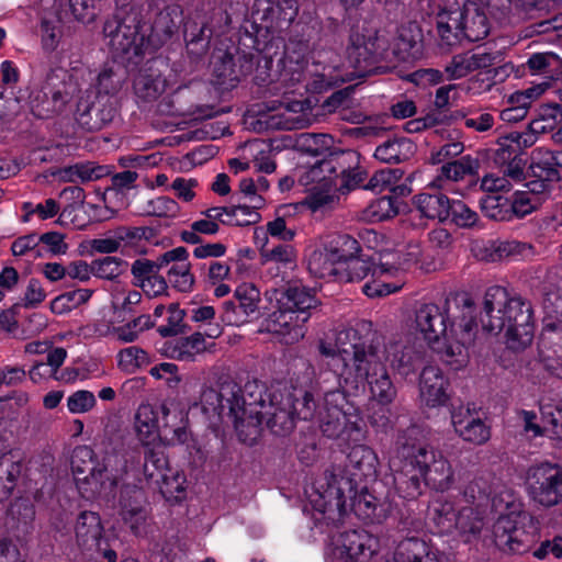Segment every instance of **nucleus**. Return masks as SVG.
Here are the masks:
<instances>
[{"mask_svg":"<svg viewBox=\"0 0 562 562\" xmlns=\"http://www.w3.org/2000/svg\"><path fill=\"white\" fill-rule=\"evenodd\" d=\"M397 492L403 498L414 499L422 494L423 483L445 492L454 484L450 461L423 437L417 428L405 431L396 442L390 459Z\"/></svg>","mask_w":562,"mask_h":562,"instance_id":"2","label":"nucleus"},{"mask_svg":"<svg viewBox=\"0 0 562 562\" xmlns=\"http://www.w3.org/2000/svg\"><path fill=\"white\" fill-rule=\"evenodd\" d=\"M203 214L217 224L221 222L227 225L250 224L256 222L259 216L257 212H254V207H248L247 205L215 206L205 210Z\"/></svg>","mask_w":562,"mask_h":562,"instance_id":"35","label":"nucleus"},{"mask_svg":"<svg viewBox=\"0 0 562 562\" xmlns=\"http://www.w3.org/2000/svg\"><path fill=\"white\" fill-rule=\"evenodd\" d=\"M248 150L252 157L251 164L257 171L271 173L276 170V162L267 145L260 142H252L249 144Z\"/></svg>","mask_w":562,"mask_h":562,"instance_id":"51","label":"nucleus"},{"mask_svg":"<svg viewBox=\"0 0 562 562\" xmlns=\"http://www.w3.org/2000/svg\"><path fill=\"white\" fill-rule=\"evenodd\" d=\"M362 239L367 244L368 248L373 249L379 258V266L373 270V282H367L362 291L369 297L385 296L394 292L400 291L404 281L398 278L400 268H395L391 258L393 252L389 249V241L385 237L374 231H366L362 235Z\"/></svg>","mask_w":562,"mask_h":562,"instance_id":"14","label":"nucleus"},{"mask_svg":"<svg viewBox=\"0 0 562 562\" xmlns=\"http://www.w3.org/2000/svg\"><path fill=\"white\" fill-rule=\"evenodd\" d=\"M420 40V30L416 23L403 25L398 30L396 49L400 54H403V58H405V55H411V50L419 44Z\"/></svg>","mask_w":562,"mask_h":562,"instance_id":"54","label":"nucleus"},{"mask_svg":"<svg viewBox=\"0 0 562 562\" xmlns=\"http://www.w3.org/2000/svg\"><path fill=\"white\" fill-rule=\"evenodd\" d=\"M462 37L476 42L485 38L490 32V23L484 9L475 2L462 7Z\"/></svg>","mask_w":562,"mask_h":562,"instance_id":"32","label":"nucleus"},{"mask_svg":"<svg viewBox=\"0 0 562 562\" xmlns=\"http://www.w3.org/2000/svg\"><path fill=\"white\" fill-rule=\"evenodd\" d=\"M524 483L529 498L539 506L551 507L562 501V468L557 463L530 465Z\"/></svg>","mask_w":562,"mask_h":562,"instance_id":"16","label":"nucleus"},{"mask_svg":"<svg viewBox=\"0 0 562 562\" xmlns=\"http://www.w3.org/2000/svg\"><path fill=\"white\" fill-rule=\"evenodd\" d=\"M474 485L470 484L465 491V496L473 498L471 505L459 506L458 517L456 526V532L453 537L460 538L463 542H471L472 539L476 538L486 525L487 510H488V497L486 495H480L475 499Z\"/></svg>","mask_w":562,"mask_h":562,"instance_id":"19","label":"nucleus"},{"mask_svg":"<svg viewBox=\"0 0 562 562\" xmlns=\"http://www.w3.org/2000/svg\"><path fill=\"white\" fill-rule=\"evenodd\" d=\"M269 301H276V310L266 321V330L280 337L284 344H294L305 335V323L317 300L303 286H289L285 290L266 292Z\"/></svg>","mask_w":562,"mask_h":562,"instance_id":"11","label":"nucleus"},{"mask_svg":"<svg viewBox=\"0 0 562 562\" xmlns=\"http://www.w3.org/2000/svg\"><path fill=\"white\" fill-rule=\"evenodd\" d=\"M477 161L470 156L448 162L441 167L440 176L431 183L432 187L443 189L445 180L459 181L464 177L475 173Z\"/></svg>","mask_w":562,"mask_h":562,"instance_id":"41","label":"nucleus"},{"mask_svg":"<svg viewBox=\"0 0 562 562\" xmlns=\"http://www.w3.org/2000/svg\"><path fill=\"white\" fill-rule=\"evenodd\" d=\"M200 405L210 419L232 420L240 441L252 445L260 436L258 405L246 404L240 387L234 381L225 380L204 387Z\"/></svg>","mask_w":562,"mask_h":562,"instance_id":"9","label":"nucleus"},{"mask_svg":"<svg viewBox=\"0 0 562 562\" xmlns=\"http://www.w3.org/2000/svg\"><path fill=\"white\" fill-rule=\"evenodd\" d=\"M385 48V42L373 29L356 31L350 36L347 48V63L340 67L324 66L319 71V61L310 63L308 47L304 43L291 44L286 47L282 60V78L292 82H301L307 77H318L316 89H325L338 83L352 81L364 77L372 59L380 56Z\"/></svg>","mask_w":562,"mask_h":562,"instance_id":"3","label":"nucleus"},{"mask_svg":"<svg viewBox=\"0 0 562 562\" xmlns=\"http://www.w3.org/2000/svg\"><path fill=\"white\" fill-rule=\"evenodd\" d=\"M160 408L156 409L150 404H142L136 409L133 429L142 446L155 447L160 442Z\"/></svg>","mask_w":562,"mask_h":562,"instance_id":"26","label":"nucleus"},{"mask_svg":"<svg viewBox=\"0 0 562 562\" xmlns=\"http://www.w3.org/2000/svg\"><path fill=\"white\" fill-rule=\"evenodd\" d=\"M480 322L483 329L492 335L505 330L509 349L521 350L532 341L533 325L529 307L519 299L510 297L502 286L486 291Z\"/></svg>","mask_w":562,"mask_h":562,"instance_id":"8","label":"nucleus"},{"mask_svg":"<svg viewBox=\"0 0 562 562\" xmlns=\"http://www.w3.org/2000/svg\"><path fill=\"white\" fill-rule=\"evenodd\" d=\"M315 121L308 99L283 98L281 101L261 104L246 119L249 128L257 133L302 130Z\"/></svg>","mask_w":562,"mask_h":562,"instance_id":"12","label":"nucleus"},{"mask_svg":"<svg viewBox=\"0 0 562 562\" xmlns=\"http://www.w3.org/2000/svg\"><path fill=\"white\" fill-rule=\"evenodd\" d=\"M449 201L440 192L420 193L414 198V204L423 216L440 222L449 217Z\"/></svg>","mask_w":562,"mask_h":562,"instance_id":"38","label":"nucleus"},{"mask_svg":"<svg viewBox=\"0 0 562 562\" xmlns=\"http://www.w3.org/2000/svg\"><path fill=\"white\" fill-rule=\"evenodd\" d=\"M259 5L262 7L263 20L271 25L292 22L299 10L296 0H260Z\"/></svg>","mask_w":562,"mask_h":562,"instance_id":"40","label":"nucleus"},{"mask_svg":"<svg viewBox=\"0 0 562 562\" xmlns=\"http://www.w3.org/2000/svg\"><path fill=\"white\" fill-rule=\"evenodd\" d=\"M319 351L333 356L342 366L341 382L348 390L368 385L370 400L386 405L396 395L395 386L383 361L401 375L414 373L424 361L420 348L403 339L392 338L382 349L367 344L353 328L337 333L334 344L321 342Z\"/></svg>","mask_w":562,"mask_h":562,"instance_id":"1","label":"nucleus"},{"mask_svg":"<svg viewBox=\"0 0 562 562\" xmlns=\"http://www.w3.org/2000/svg\"><path fill=\"white\" fill-rule=\"evenodd\" d=\"M378 550V539L368 531L347 530L331 538L326 562H369Z\"/></svg>","mask_w":562,"mask_h":562,"instance_id":"17","label":"nucleus"},{"mask_svg":"<svg viewBox=\"0 0 562 562\" xmlns=\"http://www.w3.org/2000/svg\"><path fill=\"white\" fill-rule=\"evenodd\" d=\"M462 8L445 9L437 14V31L446 44L453 45L462 37Z\"/></svg>","mask_w":562,"mask_h":562,"instance_id":"39","label":"nucleus"},{"mask_svg":"<svg viewBox=\"0 0 562 562\" xmlns=\"http://www.w3.org/2000/svg\"><path fill=\"white\" fill-rule=\"evenodd\" d=\"M330 366L337 372L339 387L336 390H326L324 383L328 380L329 373L321 375L319 386L324 390V395L315 402L313 396L305 392L302 400L299 416L303 420L315 419L322 432L328 438L358 439L361 436L363 420L359 407L351 402L346 393H358L359 391L348 390L341 382L342 366L334 361L333 356H328Z\"/></svg>","mask_w":562,"mask_h":562,"instance_id":"6","label":"nucleus"},{"mask_svg":"<svg viewBox=\"0 0 562 562\" xmlns=\"http://www.w3.org/2000/svg\"><path fill=\"white\" fill-rule=\"evenodd\" d=\"M458 508L454 502L438 497L428 507V519L438 533L453 536L456 532Z\"/></svg>","mask_w":562,"mask_h":562,"instance_id":"31","label":"nucleus"},{"mask_svg":"<svg viewBox=\"0 0 562 562\" xmlns=\"http://www.w3.org/2000/svg\"><path fill=\"white\" fill-rule=\"evenodd\" d=\"M142 212L149 216L173 217L179 212V205L168 196H157L148 200L143 205Z\"/></svg>","mask_w":562,"mask_h":562,"instance_id":"52","label":"nucleus"},{"mask_svg":"<svg viewBox=\"0 0 562 562\" xmlns=\"http://www.w3.org/2000/svg\"><path fill=\"white\" fill-rule=\"evenodd\" d=\"M331 137L326 134L302 133L295 139V147L306 154L318 156L330 148Z\"/></svg>","mask_w":562,"mask_h":562,"instance_id":"44","label":"nucleus"},{"mask_svg":"<svg viewBox=\"0 0 562 562\" xmlns=\"http://www.w3.org/2000/svg\"><path fill=\"white\" fill-rule=\"evenodd\" d=\"M301 397H293L291 394L285 396L281 395L280 401L277 395H273L267 404L263 400L259 402L249 403L248 405H258L259 423L261 424L263 418H267V426L276 435H286L293 428L295 419H302L299 416L301 406L299 401Z\"/></svg>","mask_w":562,"mask_h":562,"instance_id":"18","label":"nucleus"},{"mask_svg":"<svg viewBox=\"0 0 562 562\" xmlns=\"http://www.w3.org/2000/svg\"><path fill=\"white\" fill-rule=\"evenodd\" d=\"M494 63V56L483 50H469L454 55L445 66L448 80H458L471 72L488 68Z\"/></svg>","mask_w":562,"mask_h":562,"instance_id":"27","label":"nucleus"},{"mask_svg":"<svg viewBox=\"0 0 562 562\" xmlns=\"http://www.w3.org/2000/svg\"><path fill=\"white\" fill-rule=\"evenodd\" d=\"M541 423L544 436L553 440L562 439V398L542 400L540 403Z\"/></svg>","mask_w":562,"mask_h":562,"instance_id":"37","label":"nucleus"},{"mask_svg":"<svg viewBox=\"0 0 562 562\" xmlns=\"http://www.w3.org/2000/svg\"><path fill=\"white\" fill-rule=\"evenodd\" d=\"M170 263L168 278L172 285L180 292L191 291L194 284V277L191 273V263L187 248L179 246L160 255V265L166 267Z\"/></svg>","mask_w":562,"mask_h":562,"instance_id":"24","label":"nucleus"},{"mask_svg":"<svg viewBox=\"0 0 562 562\" xmlns=\"http://www.w3.org/2000/svg\"><path fill=\"white\" fill-rule=\"evenodd\" d=\"M561 121L562 109L559 104H543L539 108L537 117L531 121V128L543 134Z\"/></svg>","mask_w":562,"mask_h":562,"instance_id":"46","label":"nucleus"},{"mask_svg":"<svg viewBox=\"0 0 562 562\" xmlns=\"http://www.w3.org/2000/svg\"><path fill=\"white\" fill-rule=\"evenodd\" d=\"M265 235L267 238L270 236L282 243H290L296 236V231L294 228L288 227L285 220L281 216H278L265 225L263 236Z\"/></svg>","mask_w":562,"mask_h":562,"instance_id":"63","label":"nucleus"},{"mask_svg":"<svg viewBox=\"0 0 562 562\" xmlns=\"http://www.w3.org/2000/svg\"><path fill=\"white\" fill-rule=\"evenodd\" d=\"M214 344H207L203 334L193 333L187 337H176L164 344V353L180 361H194L198 356L211 350Z\"/></svg>","mask_w":562,"mask_h":562,"instance_id":"28","label":"nucleus"},{"mask_svg":"<svg viewBox=\"0 0 562 562\" xmlns=\"http://www.w3.org/2000/svg\"><path fill=\"white\" fill-rule=\"evenodd\" d=\"M260 261L262 265H276L277 270H292L296 266L297 250L289 243L268 247V239L265 235L263 245L260 247Z\"/></svg>","mask_w":562,"mask_h":562,"instance_id":"34","label":"nucleus"},{"mask_svg":"<svg viewBox=\"0 0 562 562\" xmlns=\"http://www.w3.org/2000/svg\"><path fill=\"white\" fill-rule=\"evenodd\" d=\"M378 465V457L370 447L353 446L348 453L349 476L344 475L340 467L327 469L306 490L311 505L327 520L340 519L345 512L346 494L355 492L360 483L374 479Z\"/></svg>","mask_w":562,"mask_h":562,"instance_id":"5","label":"nucleus"},{"mask_svg":"<svg viewBox=\"0 0 562 562\" xmlns=\"http://www.w3.org/2000/svg\"><path fill=\"white\" fill-rule=\"evenodd\" d=\"M299 181L310 192L306 204L313 212L330 209L339 201V192L345 193L358 184L350 183L346 176L339 178L336 161L325 159L301 171Z\"/></svg>","mask_w":562,"mask_h":562,"instance_id":"13","label":"nucleus"},{"mask_svg":"<svg viewBox=\"0 0 562 562\" xmlns=\"http://www.w3.org/2000/svg\"><path fill=\"white\" fill-rule=\"evenodd\" d=\"M20 472L21 468L19 463L9 458L0 459V502L11 495Z\"/></svg>","mask_w":562,"mask_h":562,"instance_id":"47","label":"nucleus"},{"mask_svg":"<svg viewBox=\"0 0 562 562\" xmlns=\"http://www.w3.org/2000/svg\"><path fill=\"white\" fill-rule=\"evenodd\" d=\"M160 442L168 446L186 443L190 439L188 412L176 403H162Z\"/></svg>","mask_w":562,"mask_h":562,"instance_id":"23","label":"nucleus"},{"mask_svg":"<svg viewBox=\"0 0 562 562\" xmlns=\"http://www.w3.org/2000/svg\"><path fill=\"white\" fill-rule=\"evenodd\" d=\"M414 328L452 369L467 366L469 348L475 340V323L471 317L450 322L447 312L438 305L424 304L415 313Z\"/></svg>","mask_w":562,"mask_h":562,"instance_id":"7","label":"nucleus"},{"mask_svg":"<svg viewBox=\"0 0 562 562\" xmlns=\"http://www.w3.org/2000/svg\"><path fill=\"white\" fill-rule=\"evenodd\" d=\"M92 291L89 289H77L56 296L50 302V310L54 314L63 315L71 312L90 300Z\"/></svg>","mask_w":562,"mask_h":562,"instance_id":"42","label":"nucleus"},{"mask_svg":"<svg viewBox=\"0 0 562 562\" xmlns=\"http://www.w3.org/2000/svg\"><path fill=\"white\" fill-rule=\"evenodd\" d=\"M555 151L544 147H537L531 151L530 168L533 172L539 170L541 173L551 176L555 173Z\"/></svg>","mask_w":562,"mask_h":562,"instance_id":"57","label":"nucleus"},{"mask_svg":"<svg viewBox=\"0 0 562 562\" xmlns=\"http://www.w3.org/2000/svg\"><path fill=\"white\" fill-rule=\"evenodd\" d=\"M144 474L148 483L157 486L167 501H181L186 496V476L182 472L167 467L164 459L145 462Z\"/></svg>","mask_w":562,"mask_h":562,"instance_id":"20","label":"nucleus"},{"mask_svg":"<svg viewBox=\"0 0 562 562\" xmlns=\"http://www.w3.org/2000/svg\"><path fill=\"white\" fill-rule=\"evenodd\" d=\"M471 252L481 261L496 262L499 260L498 239H477L471 244Z\"/></svg>","mask_w":562,"mask_h":562,"instance_id":"61","label":"nucleus"},{"mask_svg":"<svg viewBox=\"0 0 562 562\" xmlns=\"http://www.w3.org/2000/svg\"><path fill=\"white\" fill-rule=\"evenodd\" d=\"M103 32L108 38V45L114 53L127 54L133 52L138 54L140 37L136 27L116 21H108L104 24Z\"/></svg>","mask_w":562,"mask_h":562,"instance_id":"30","label":"nucleus"},{"mask_svg":"<svg viewBox=\"0 0 562 562\" xmlns=\"http://www.w3.org/2000/svg\"><path fill=\"white\" fill-rule=\"evenodd\" d=\"M358 250L359 244L353 237L346 234L329 235L310 254L308 271L317 278L336 277L339 273V266Z\"/></svg>","mask_w":562,"mask_h":562,"instance_id":"15","label":"nucleus"},{"mask_svg":"<svg viewBox=\"0 0 562 562\" xmlns=\"http://www.w3.org/2000/svg\"><path fill=\"white\" fill-rule=\"evenodd\" d=\"M139 464L138 451H125L106 442L98 447L97 451L87 446L76 448L71 471L83 497H109L114 495L120 481Z\"/></svg>","mask_w":562,"mask_h":562,"instance_id":"4","label":"nucleus"},{"mask_svg":"<svg viewBox=\"0 0 562 562\" xmlns=\"http://www.w3.org/2000/svg\"><path fill=\"white\" fill-rule=\"evenodd\" d=\"M540 205L539 198L522 190L515 192L512 210L517 216L522 217L537 210Z\"/></svg>","mask_w":562,"mask_h":562,"instance_id":"64","label":"nucleus"},{"mask_svg":"<svg viewBox=\"0 0 562 562\" xmlns=\"http://www.w3.org/2000/svg\"><path fill=\"white\" fill-rule=\"evenodd\" d=\"M395 214L394 201L390 196L376 199L364 210V217L371 222H381Z\"/></svg>","mask_w":562,"mask_h":562,"instance_id":"58","label":"nucleus"},{"mask_svg":"<svg viewBox=\"0 0 562 562\" xmlns=\"http://www.w3.org/2000/svg\"><path fill=\"white\" fill-rule=\"evenodd\" d=\"M415 153L414 143L404 137L387 139L375 148L374 157L385 164H398L409 159Z\"/></svg>","mask_w":562,"mask_h":562,"instance_id":"36","label":"nucleus"},{"mask_svg":"<svg viewBox=\"0 0 562 562\" xmlns=\"http://www.w3.org/2000/svg\"><path fill=\"white\" fill-rule=\"evenodd\" d=\"M402 172L398 169H382L375 172L369 180L366 188L371 189L378 193L384 191H393L394 186L401 179Z\"/></svg>","mask_w":562,"mask_h":562,"instance_id":"56","label":"nucleus"},{"mask_svg":"<svg viewBox=\"0 0 562 562\" xmlns=\"http://www.w3.org/2000/svg\"><path fill=\"white\" fill-rule=\"evenodd\" d=\"M422 255V248L419 243L417 241H411L407 244L405 249H397L395 252H393V257L391 258L393 266L395 268H400V273L397 274L398 278H401L404 282V270L413 265L416 263Z\"/></svg>","mask_w":562,"mask_h":562,"instance_id":"53","label":"nucleus"},{"mask_svg":"<svg viewBox=\"0 0 562 562\" xmlns=\"http://www.w3.org/2000/svg\"><path fill=\"white\" fill-rule=\"evenodd\" d=\"M449 382L437 367H425L419 379L422 401L429 407L445 405L449 400Z\"/></svg>","mask_w":562,"mask_h":562,"instance_id":"25","label":"nucleus"},{"mask_svg":"<svg viewBox=\"0 0 562 562\" xmlns=\"http://www.w3.org/2000/svg\"><path fill=\"white\" fill-rule=\"evenodd\" d=\"M116 359L119 368L126 373H135L149 362L147 353L137 346L122 349L119 351Z\"/></svg>","mask_w":562,"mask_h":562,"instance_id":"45","label":"nucleus"},{"mask_svg":"<svg viewBox=\"0 0 562 562\" xmlns=\"http://www.w3.org/2000/svg\"><path fill=\"white\" fill-rule=\"evenodd\" d=\"M166 80L161 76L142 75L134 82L136 94L145 100L158 99L166 91Z\"/></svg>","mask_w":562,"mask_h":562,"instance_id":"43","label":"nucleus"},{"mask_svg":"<svg viewBox=\"0 0 562 562\" xmlns=\"http://www.w3.org/2000/svg\"><path fill=\"white\" fill-rule=\"evenodd\" d=\"M451 425L460 438L474 445H483L491 437L490 427L479 412L470 405H459L452 408Z\"/></svg>","mask_w":562,"mask_h":562,"instance_id":"22","label":"nucleus"},{"mask_svg":"<svg viewBox=\"0 0 562 562\" xmlns=\"http://www.w3.org/2000/svg\"><path fill=\"white\" fill-rule=\"evenodd\" d=\"M346 263V261L344 262ZM379 266V261L375 258L366 259L363 257L355 258V255L347 260V281H361L371 273L372 280L374 281L373 270Z\"/></svg>","mask_w":562,"mask_h":562,"instance_id":"50","label":"nucleus"},{"mask_svg":"<svg viewBox=\"0 0 562 562\" xmlns=\"http://www.w3.org/2000/svg\"><path fill=\"white\" fill-rule=\"evenodd\" d=\"M127 269V262L117 257H104L92 261L93 276L113 280Z\"/></svg>","mask_w":562,"mask_h":562,"instance_id":"48","label":"nucleus"},{"mask_svg":"<svg viewBox=\"0 0 562 562\" xmlns=\"http://www.w3.org/2000/svg\"><path fill=\"white\" fill-rule=\"evenodd\" d=\"M234 302L227 301L223 304V321L228 325H239L244 318H256L260 315L261 293L255 283L243 282L234 291Z\"/></svg>","mask_w":562,"mask_h":562,"instance_id":"21","label":"nucleus"},{"mask_svg":"<svg viewBox=\"0 0 562 562\" xmlns=\"http://www.w3.org/2000/svg\"><path fill=\"white\" fill-rule=\"evenodd\" d=\"M387 562H440V551L422 538L411 537L397 544Z\"/></svg>","mask_w":562,"mask_h":562,"instance_id":"29","label":"nucleus"},{"mask_svg":"<svg viewBox=\"0 0 562 562\" xmlns=\"http://www.w3.org/2000/svg\"><path fill=\"white\" fill-rule=\"evenodd\" d=\"M76 539L87 550L99 549L102 541L100 517L92 512L81 513L76 524Z\"/></svg>","mask_w":562,"mask_h":562,"instance_id":"33","label":"nucleus"},{"mask_svg":"<svg viewBox=\"0 0 562 562\" xmlns=\"http://www.w3.org/2000/svg\"><path fill=\"white\" fill-rule=\"evenodd\" d=\"M40 239L35 234L25 235L15 239L11 246L12 254L16 257L27 256L32 259H36L41 256L38 249Z\"/></svg>","mask_w":562,"mask_h":562,"instance_id":"62","label":"nucleus"},{"mask_svg":"<svg viewBox=\"0 0 562 562\" xmlns=\"http://www.w3.org/2000/svg\"><path fill=\"white\" fill-rule=\"evenodd\" d=\"M66 406L70 414H86L97 406V397L91 391L78 390L67 397Z\"/></svg>","mask_w":562,"mask_h":562,"instance_id":"55","label":"nucleus"},{"mask_svg":"<svg viewBox=\"0 0 562 562\" xmlns=\"http://www.w3.org/2000/svg\"><path fill=\"white\" fill-rule=\"evenodd\" d=\"M492 507L499 514L493 526L495 544L514 553L527 551L538 537V527L524 512L521 499L512 490L504 488L493 497Z\"/></svg>","mask_w":562,"mask_h":562,"instance_id":"10","label":"nucleus"},{"mask_svg":"<svg viewBox=\"0 0 562 562\" xmlns=\"http://www.w3.org/2000/svg\"><path fill=\"white\" fill-rule=\"evenodd\" d=\"M548 88V82L533 85L525 90L512 93L508 98V102L510 105H517L527 111L531 103L539 99Z\"/></svg>","mask_w":562,"mask_h":562,"instance_id":"59","label":"nucleus"},{"mask_svg":"<svg viewBox=\"0 0 562 562\" xmlns=\"http://www.w3.org/2000/svg\"><path fill=\"white\" fill-rule=\"evenodd\" d=\"M499 260L513 259H530L536 256V249L531 244L522 243L515 239H498Z\"/></svg>","mask_w":562,"mask_h":562,"instance_id":"49","label":"nucleus"},{"mask_svg":"<svg viewBox=\"0 0 562 562\" xmlns=\"http://www.w3.org/2000/svg\"><path fill=\"white\" fill-rule=\"evenodd\" d=\"M162 268L164 265H160V256L156 261H151L145 258L135 260L131 266L133 284L138 288L142 283H144L156 272H159Z\"/></svg>","mask_w":562,"mask_h":562,"instance_id":"60","label":"nucleus"}]
</instances>
